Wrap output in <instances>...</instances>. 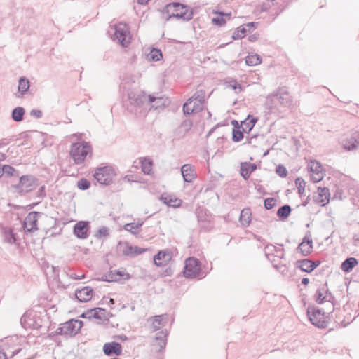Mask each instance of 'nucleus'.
<instances>
[{
  "label": "nucleus",
  "mask_w": 359,
  "mask_h": 359,
  "mask_svg": "<svg viewBox=\"0 0 359 359\" xmlns=\"http://www.w3.org/2000/svg\"><path fill=\"white\" fill-rule=\"evenodd\" d=\"M325 302H331L333 306H334L335 297L329 290L327 293H325Z\"/></svg>",
  "instance_id": "57"
},
{
  "label": "nucleus",
  "mask_w": 359,
  "mask_h": 359,
  "mask_svg": "<svg viewBox=\"0 0 359 359\" xmlns=\"http://www.w3.org/2000/svg\"><path fill=\"white\" fill-rule=\"evenodd\" d=\"M240 221L245 226L250 224L251 221V212L250 208H245L242 210L240 215Z\"/></svg>",
  "instance_id": "35"
},
{
  "label": "nucleus",
  "mask_w": 359,
  "mask_h": 359,
  "mask_svg": "<svg viewBox=\"0 0 359 359\" xmlns=\"http://www.w3.org/2000/svg\"><path fill=\"white\" fill-rule=\"evenodd\" d=\"M148 57L150 60L157 62L163 58V54L159 49L152 48Z\"/></svg>",
  "instance_id": "40"
},
{
  "label": "nucleus",
  "mask_w": 359,
  "mask_h": 359,
  "mask_svg": "<svg viewBox=\"0 0 359 359\" xmlns=\"http://www.w3.org/2000/svg\"><path fill=\"white\" fill-rule=\"evenodd\" d=\"M41 215V212L35 211L31 212L27 215L22 224V227L25 232L32 233L38 229V218Z\"/></svg>",
  "instance_id": "12"
},
{
  "label": "nucleus",
  "mask_w": 359,
  "mask_h": 359,
  "mask_svg": "<svg viewBox=\"0 0 359 359\" xmlns=\"http://www.w3.org/2000/svg\"><path fill=\"white\" fill-rule=\"evenodd\" d=\"M37 182V179L33 176L22 175L20 178L19 183L14 187L21 194L27 193L36 188Z\"/></svg>",
  "instance_id": "8"
},
{
  "label": "nucleus",
  "mask_w": 359,
  "mask_h": 359,
  "mask_svg": "<svg viewBox=\"0 0 359 359\" xmlns=\"http://www.w3.org/2000/svg\"><path fill=\"white\" fill-rule=\"evenodd\" d=\"M114 41H117L122 46L126 47L130 43V32L124 23H118L114 26Z\"/></svg>",
  "instance_id": "9"
},
{
  "label": "nucleus",
  "mask_w": 359,
  "mask_h": 359,
  "mask_svg": "<svg viewBox=\"0 0 359 359\" xmlns=\"http://www.w3.org/2000/svg\"><path fill=\"white\" fill-rule=\"evenodd\" d=\"M262 59L257 54L248 55L245 59V63L248 66H255L260 64Z\"/></svg>",
  "instance_id": "38"
},
{
  "label": "nucleus",
  "mask_w": 359,
  "mask_h": 359,
  "mask_svg": "<svg viewBox=\"0 0 359 359\" xmlns=\"http://www.w3.org/2000/svg\"><path fill=\"white\" fill-rule=\"evenodd\" d=\"M269 248H273L275 252L276 253V256L279 257H282L284 255L283 249V248H276L275 246L271 245L270 246H267L266 248L269 249Z\"/></svg>",
  "instance_id": "59"
},
{
  "label": "nucleus",
  "mask_w": 359,
  "mask_h": 359,
  "mask_svg": "<svg viewBox=\"0 0 359 359\" xmlns=\"http://www.w3.org/2000/svg\"><path fill=\"white\" fill-rule=\"evenodd\" d=\"M243 131L240 127H233L232 131V140L235 142H240L243 138Z\"/></svg>",
  "instance_id": "43"
},
{
  "label": "nucleus",
  "mask_w": 359,
  "mask_h": 359,
  "mask_svg": "<svg viewBox=\"0 0 359 359\" xmlns=\"http://www.w3.org/2000/svg\"><path fill=\"white\" fill-rule=\"evenodd\" d=\"M83 326V322L79 320L72 319L60 325L55 333L64 336H74Z\"/></svg>",
  "instance_id": "4"
},
{
  "label": "nucleus",
  "mask_w": 359,
  "mask_h": 359,
  "mask_svg": "<svg viewBox=\"0 0 359 359\" xmlns=\"http://www.w3.org/2000/svg\"><path fill=\"white\" fill-rule=\"evenodd\" d=\"M37 197L40 199L43 198L46 196L45 186H41L36 192Z\"/></svg>",
  "instance_id": "58"
},
{
  "label": "nucleus",
  "mask_w": 359,
  "mask_h": 359,
  "mask_svg": "<svg viewBox=\"0 0 359 359\" xmlns=\"http://www.w3.org/2000/svg\"><path fill=\"white\" fill-rule=\"evenodd\" d=\"M103 352L107 356L113 355L118 356L122 353V346L118 342L106 343L103 346Z\"/></svg>",
  "instance_id": "20"
},
{
  "label": "nucleus",
  "mask_w": 359,
  "mask_h": 359,
  "mask_svg": "<svg viewBox=\"0 0 359 359\" xmlns=\"http://www.w3.org/2000/svg\"><path fill=\"white\" fill-rule=\"evenodd\" d=\"M108 234H109L108 228H107L106 226H102L97 231L95 236L98 239H101L103 237H106L107 236H108Z\"/></svg>",
  "instance_id": "49"
},
{
  "label": "nucleus",
  "mask_w": 359,
  "mask_h": 359,
  "mask_svg": "<svg viewBox=\"0 0 359 359\" xmlns=\"http://www.w3.org/2000/svg\"><path fill=\"white\" fill-rule=\"evenodd\" d=\"M90 186V182L86 179H81L77 182V187L81 190H86Z\"/></svg>",
  "instance_id": "50"
},
{
  "label": "nucleus",
  "mask_w": 359,
  "mask_h": 359,
  "mask_svg": "<svg viewBox=\"0 0 359 359\" xmlns=\"http://www.w3.org/2000/svg\"><path fill=\"white\" fill-rule=\"evenodd\" d=\"M70 278L72 279H74V280H81L84 278V275H81V276H78V275H76L74 273H72L70 275Z\"/></svg>",
  "instance_id": "63"
},
{
  "label": "nucleus",
  "mask_w": 359,
  "mask_h": 359,
  "mask_svg": "<svg viewBox=\"0 0 359 359\" xmlns=\"http://www.w3.org/2000/svg\"><path fill=\"white\" fill-rule=\"evenodd\" d=\"M195 100H198L203 104L205 101V91L203 89L198 90L191 97Z\"/></svg>",
  "instance_id": "45"
},
{
  "label": "nucleus",
  "mask_w": 359,
  "mask_h": 359,
  "mask_svg": "<svg viewBox=\"0 0 359 359\" xmlns=\"http://www.w3.org/2000/svg\"><path fill=\"white\" fill-rule=\"evenodd\" d=\"M170 259L171 255L169 250H161L154 257V264L157 266L166 265Z\"/></svg>",
  "instance_id": "26"
},
{
  "label": "nucleus",
  "mask_w": 359,
  "mask_h": 359,
  "mask_svg": "<svg viewBox=\"0 0 359 359\" xmlns=\"http://www.w3.org/2000/svg\"><path fill=\"white\" fill-rule=\"evenodd\" d=\"M295 184L297 187L298 193L300 195L303 194L305 190V181L302 178L298 177L295 180Z\"/></svg>",
  "instance_id": "47"
},
{
  "label": "nucleus",
  "mask_w": 359,
  "mask_h": 359,
  "mask_svg": "<svg viewBox=\"0 0 359 359\" xmlns=\"http://www.w3.org/2000/svg\"><path fill=\"white\" fill-rule=\"evenodd\" d=\"M328 292V287L327 283L321 285L316 290L314 298L316 302L321 304L325 302V293Z\"/></svg>",
  "instance_id": "31"
},
{
  "label": "nucleus",
  "mask_w": 359,
  "mask_h": 359,
  "mask_svg": "<svg viewBox=\"0 0 359 359\" xmlns=\"http://www.w3.org/2000/svg\"><path fill=\"white\" fill-rule=\"evenodd\" d=\"M20 323L25 328L38 330L42 327V319L38 313L31 311L21 317Z\"/></svg>",
  "instance_id": "7"
},
{
  "label": "nucleus",
  "mask_w": 359,
  "mask_h": 359,
  "mask_svg": "<svg viewBox=\"0 0 359 359\" xmlns=\"http://www.w3.org/2000/svg\"><path fill=\"white\" fill-rule=\"evenodd\" d=\"M88 222L79 221L74 226V234L80 239H86L88 237Z\"/></svg>",
  "instance_id": "19"
},
{
  "label": "nucleus",
  "mask_w": 359,
  "mask_h": 359,
  "mask_svg": "<svg viewBox=\"0 0 359 359\" xmlns=\"http://www.w3.org/2000/svg\"><path fill=\"white\" fill-rule=\"evenodd\" d=\"M247 33V29H245V26L242 25L240 26L237 30L233 32L232 38L234 40L241 39L246 35Z\"/></svg>",
  "instance_id": "42"
},
{
  "label": "nucleus",
  "mask_w": 359,
  "mask_h": 359,
  "mask_svg": "<svg viewBox=\"0 0 359 359\" xmlns=\"http://www.w3.org/2000/svg\"><path fill=\"white\" fill-rule=\"evenodd\" d=\"M25 110L22 107H17L14 108L11 113V117L13 121L16 122H20L24 118Z\"/></svg>",
  "instance_id": "34"
},
{
  "label": "nucleus",
  "mask_w": 359,
  "mask_h": 359,
  "mask_svg": "<svg viewBox=\"0 0 359 359\" xmlns=\"http://www.w3.org/2000/svg\"><path fill=\"white\" fill-rule=\"evenodd\" d=\"M130 274L126 271V269L114 270L107 272L103 276V280L107 282H117L121 280H128Z\"/></svg>",
  "instance_id": "13"
},
{
  "label": "nucleus",
  "mask_w": 359,
  "mask_h": 359,
  "mask_svg": "<svg viewBox=\"0 0 359 359\" xmlns=\"http://www.w3.org/2000/svg\"><path fill=\"white\" fill-rule=\"evenodd\" d=\"M307 316L310 322L318 328L327 327L328 321L325 320V313L320 309L315 306H309L307 309Z\"/></svg>",
  "instance_id": "5"
},
{
  "label": "nucleus",
  "mask_w": 359,
  "mask_h": 359,
  "mask_svg": "<svg viewBox=\"0 0 359 359\" xmlns=\"http://www.w3.org/2000/svg\"><path fill=\"white\" fill-rule=\"evenodd\" d=\"M229 86L235 90V93H238L243 90V88L240 83L236 81H232L229 82Z\"/></svg>",
  "instance_id": "54"
},
{
  "label": "nucleus",
  "mask_w": 359,
  "mask_h": 359,
  "mask_svg": "<svg viewBox=\"0 0 359 359\" xmlns=\"http://www.w3.org/2000/svg\"><path fill=\"white\" fill-rule=\"evenodd\" d=\"M93 309H88L86 312L83 313L81 316L82 318H93Z\"/></svg>",
  "instance_id": "61"
},
{
  "label": "nucleus",
  "mask_w": 359,
  "mask_h": 359,
  "mask_svg": "<svg viewBox=\"0 0 359 359\" xmlns=\"http://www.w3.org/2000/svg\"><path fill=\"white\" fill-rule=\"evenodd\" d=\"M118 251L123 255L135 257L146 252L147 249L135 245H131L128 242H119L117 246Z\"/></svg>",
  "instance_id": "11"
},
{
  "label": "nucleus",
  "mask_w": 359,
  "mask_h": 359,
  "mask_svg": "<svg viewBox=\"0 0 359 359\" xmlns=\"http://www.w3.org/2000/svg\"><path fill=\"white\" fill-rule=\"evenodd\" d=\"M160 200L168 206L172 208L180 207L182 203L181 199L166 194H163L160 197Z\"/></svg>",
  "instance_id": "27"
},
{
  "label": "nucleus",
  "mask_w": 359,
  "mask_h": 359,
  "mask_svg": "<svg viewBox=\"0 0 359 359\" xmlns=\"http://www.w3.org/2000/svg\"><path fill=\"white\" fill-rule=\"evenodd\" d=\"M257 169V165L250 163H241L240 168L241 175L244 180H248L250 174Z\"/></svg>",
  "instance_id": "29"
},
{
  "label": "nucleus",
  "mask_w": 359,
  "mask_h": 359,
  "mask_svg": "<svg viewBox=\"0 0 359 359\" xmlns=\"http://www.w3.org/2000/svg\"><path fill=\"white\" fill-rule=\"evenodd\" d=\"M128 99L130 104V111L135 115H144L146 113L149 102L148 96L144 93H135L130 92L128 93Z\"/></svg>",
  "instance_id": "1"
},
{
  "label": "nucleus",
  "mask_w": 359,
  "mask_h": 359,
  "mask_svg": "<svg viewBox=\"0 0 359 359\" xmlns=\"http://www.w3.org/2000/svg\"><path fill=\"white\" fill-rule=\"evenodd\" d=\"M308 168L312 172L311 180L313 182H318L323 180L324 173L322 165L317 161L311 160L309 162Z\"/></svg>",
  "instance_id": "15"
},
{
  "label": "nucleus",
  "mask_w": 359,
  "mask_h": 359,
  "mask_svg": "<svg viewBox=\"0 0 359 359\" xmlns=\"http://www.w3.org/2000/svg\"><path fill=\"white\" fill-rule=\"evenodd\" d=\"M257 119L248 115L247 118L242 121L241 127L244 133H249L255 126Z\"/></svg>",
  "instance_id": "33"
},
{
  "label": "nucleus",
  "mask_w": 359,
  "mask_h": 359,
  "mask_svg": "<svg viewBox=\"0 0 359 359\" xmlns=\"http://www.w3.org/2000/svg\"><path fill=\"white\" fill-rule=\"evenodd\" d=\"M276 95L278 97L281 104L284 106H290L292 102V97L285 88H279Z\"/></svg>",
  "instance_id": "30"
},
{
  "label": "nucleus",
  "mask_w": 359,
  "mask_h": 359,
  "mask_svg": "<svg viewBox=\"0 0 359 359\" xmlns=\"http://www.w3.org/2000/svg\"><path fill=\"white\" fill-rule=\"evenodd\" d=\"M93 176L100 184L109 185L113 181L115 172L111 166L106 165L96 168Z\"/></svg>",
  "instance_id": "6"
},
{
  "label": "nucleus",
  "mask_w": 359,
  "mask_h": 359,
  "mask_svg": "<svg viewBox=\"0 0 359 359\" xmlns=\"http://www.w3.org/2000/svg\"><path fill=\"white\" fill-rule=\"evenodd\" d=\"M343 148L347 151L355 149L359 146V132L355 131L341 140Z\"/></svg>",
  "instance_id": "16"
},
{
  "label": "nucleus",
  "mask_w": 359,
  "mask_h": 359,
  "mask_svg": "<svg viewBox=\"0 0 359 359\" xmlns=\"http://www.w3.org/2000/svg\"><path fill=\"white\" fill-rule=\"evenodd\" d=\"M142 170L146 175H149L151 171V162L147 161L146 160L142 161Z\"/></svg>",
  "instance_id": "48"
},
{
  "label": "nucleus",
  "mask_w": 359,
  "mask_h": 359,
  "mask_svg": "<svg viewBox=\"0 0 359 359\" xmlns=\"http://www.w3.org/2000/svg\"><path fill=\"white\" fill-rule=\"evenodd\" d=\"M318 194H319V196L320 197H323V196H325V199H326V203H328L329 201V196H330V191H329V189L327 188V187H323V188H319L318 189Z\"/></svg>",
  "instance_id": "55"
},
{
  "label": "nucleus",
  "mask_w": 359,
  "mask_h": 359,
  "mask_svg": "<svg viewBox=\"0 0 359 359\" xmlns=\"http://www.w3.org/2000/svg\"><path fill=\"white\" fill-rule=\"evenodd\" d=\"M167 12L169 13L168 20L171 18L189 20L192 18L193 13L186 5L178 2L169 4L166 6Z\"/></svg>",
  "instance_id": "2"
},
{
  "label": "nucleus",
  "mask_w": 359,
  "mask_h": 359,
  "mask_svg": "<svg viewBox=\"0 0 359 359\" xmlns=\"http://www.w3.org/2000/svg\"><path fill=\"white\" fill-rule=\"evenodd\" d=\"M4 175L8 177H18L19 172L13 167L9 165H4Z\"/></svg>",
  "instance_id": "44"
},
{
  "label": "nucleus",
  "mask_w": 359,
  "mask_h": 359,
  "mask_svg": "<svg viewBox=\"0 0 359 359\" xmlns=\"http://www.w3.org/2000/svg\"><path fill=\"white\" fill-rule=\"evenodd\" d=\"M358 264L355 257H348L346 259L341 265V269L344 272L348 273Z\"/></svg>",
  "instance_id": "32"
},
{
  "label": "nucleus",
  "mask_w": 359,
  "mask_h": 359,
  "mask_svg": "<svg viewBox=\"0 0 359 359\" xmlns=\"http://www.w3.org/2000/svg\"><path fill=\"white\" fill-rule=\"evenodd\" d=\"M29 81L25 78L21 77L18 81V91L22 95H24L29 88Z\"/></svg>",
  "instance_id": "37"
},
{
  "label": "nucleus",
  "mask_w": 359,
  "mask_h": 359,
  "mask_svg": "<svg viewBox=\"0 0 359 359\" xmlns=\"http://www.w3.org/2000/svg\"><path fill=\"white\" fill-rule=\"evenodd\" d=\"M255 22H249L247 24H244L243 26L245 27V29H247L248 32H251L252 29L255 28Z\"/></svg>",
  "instance_id": "62"
},
{
  "label": "nucleus",
  "mask_w": 359,
  "mask_h": 359,
  "mask_svg": "<svg viewBox=\"0 0 359 359\" xmlns=\"http://www.w3.org/2000/svg\"><path fill=\"white\" fill-rule=\"evenodd\" d=\"M320 264V261H312L309 259L298 260L296 263L297 266L302 271L311 273Z\"/></svg>",
  "instance_id": "21"
},
{
  "label": "nucleus",
  "mask_w": 359,
  "mask_h": 359,
  "mask_svg": "<svg viewBox=\"0 0 359 359\" xmlns=\"http://www.w3.org/2000/svg\"><path fill=\"white\" fill-rule=\"evenodd\" d=\"M312 249L313 241L309 232V234L306 235L303 241L298 245L297 250L301 252L302 255L307 256L311 252Z\"/></svg>",
  "instance_id": "24"
},
{
  "label": "nucleus",
  "mask_w": 359,
  "mask_h": 359,
  "mask_svg": "<svg viewBox=\"0 0 359 359\" xmlns=\"http://www.w3.org/2000/svg\"><path fill=\"white\" fill-rule=\"evenodd\" d=\"M168 335V332L166 329L162 330L156 334L152 342V346L157 351H161L165 347Z\"/></svg>",
  "instance_id": "18"
},
{
  "label": "nucleus",
  "mask_w": 359,
  "mask_h": 359,
  "mask_svg": "<svg viewBox=\"0 0 359 359\" xmlns=\"http://www.w3.org/2000/svg\"><path fill=\"white\" fill-rule=\"evenodd\" d=\"M168 320L167 314L157 315L148 318L147 321L151 323L152 332L158 330L161 327H164Z\"/></svg>",
  "instance_id": "17"
},
{
  "label": "nucleus",
  "mask_w": 359,
  "mask_h": 359,
  "mask_svg": "<svg viewBox=\"0 0 359 359\" xmlns=\"http://www.w3.org/2000/svg\"><path fill=\"white\" fill-rule=\"evenodd\" d=\"M276 172L281 177H285L287 175V170L282 165L276 167Z\"/></svg>",
  "instance_id": "56"
},
{
  "label": "nucleus",
  "mask_w": 359,
  "mask_h": 359,
  "mask_svg": "<svg viewBox=\"0 0 359 359\" xmlns=\"http://www.w3.org/2000/svg\"><path fill=\"white\" fill-rule=\"evenodd\" d=\"M105 309L102 308H94L93 311V318L102 320L104 318Z\"/></svg>",
  "instance_id": "46"
},
{
  "label": "nucleus",
  "mask_w": 359,
  "mask_h": 359,
  "mask_svg": "<svg viewBox=\"0 0 359 359\" xmlns=\"http://www.w3.org/2000/svg\"><path fill=\"white\" fill-rule=\"evenodd\" d=\"M2 235L4 237V241L9 244H17V236L14 232V230L11 227H3Z\"/></svg>",
  "instance_id": "28"
},
{
  "label": "nucleus",
  "mask_w": 359,
  "mask_h": 359,
  "mask_svg": "<svg viewBox=\"0 0 359 359\" xmlns=\"http://www.w3.org/2000/svg\"><path fill=\"white\" fill-rule=\"evenodd\" d=\"M148 102L151 104V108L158 109L168 106L170 103V100L163 97H155L153 95H148Z\"/></svg>",
  "instance_id": "23"
},
{
  "label": "nucleus",
  "mask_w": 359,
  "mask_h": 359,
  "mask_svg": "<svg viewBox=\"0 0 359 359\" xmlns=\"http://www.w3.org/2000/svg\"><path fill=\"white\" fill-rule=\"evenodd\" d=\"M0 359H8L6 354L0 350Z\"/></svg>",
  "instance_id": "64"
},
{
  "label": "nucleus",
  "mask_w": 359,
  "mask_h": 359,
  "mask_svg": "<svg viewBox=\"0 0 359 359\" xmlns=\"http://www.w3.org/2000/svg\"><path fill=\"white\" fill-rule=\"evenodd\" d=\"M204 104L198 100L190 97L183 104V112L185 115H190L192 113H196L203 109Z\"/></svg>",
  "instance_id": "14"
},
{
  "label": "nucleus",
  "mask_w": 359,
  "mask_h": 359,
  "mask_svg": "<svg viewBox=\"0 0 359 359\" xmlns=\"http://www.w3.org/2000/svg\"><path fill=\"white\" fill-rule=\"evenodd\" d=\"M291 210V207L289 205H284L278 208L277 216L280 220H285L290 215Z\"/></svg>",
  "instance_id": "36"
},
{
  "label": "nucleus",
  "mask_w": 359,
  "mask_h": 359,
  "mask_svg": "<svg viewBox=\"0 0 359 359\" xmlns=\"http://www.w3.org/2000/svg\"><path fill=\"white\" fill-rule=\"evenodd\" d=\"M229 14L220 13L219 15L213 18L212 22L217 26H222L226 23V18H229Z\"/></svg>",
  "instance_id": "41"
},
{
  "label": "nucleus",
  "mask_w": 359,
  "mask_h": 359,
  "mask_svg": "<svg viewBox=\"0 0 359 359\" xmlns=\"http://www.w3.org/2000/svg\"><path fill=\"white\" fill-rule=\"evenodd\" d=\"M92 151L88 142H79L73 143L71 146L70 156L76 164H81L84 162L88 154Z\"/></svg>",
  "instance_id": "3"
},
{
  "label": "nucleus",
  "mask_w": 359,
  "mask_h": 359,
  "mask_svg": "<svg viewBox=\"0 0 359 359\" xmlns=\"http://www.w3.org/2000/svg\"><path fill=\"white\" fill-rule=\"evenodd\" d=\"M181 173L186 182H192L196 176V172L191 164H184L181 168Z\"/></svg>",
  "instance_id": "25"
},
{
  "label": "nucleus",
  "mask_w": 359,
  "mask_h": 359,
  "mask_svg": "<svg viewBox=\"0 0 359 359\" xmlns=\"http://www.w3.org/2000/svg\"><path fill=\"white\" fill-rule=\"evenodd\" d=\"M192 127V121L189 119L184 120L180 125V128L183 132H188Z\"/></svg>",
  "instance_id": "51"
},
{
  "label": "nucleus",
  "mask_w": 359,
  "mask_h": 359,
  "mask_svg": "<svg viewBox=\"0 0 359 359\" xmlns=\"http://www.w3.org/2000/svg\"><path fill=\"white\" fill-rule=\"evenodd\" d=\"M201 271V262L194 257H189L185 261L184 276L188 278L198 276Z\"/></svg>",
  "instance_id": "10"
},
{
  "label": "nucleus",
  "mask_w": 359,
  "mask_h": 359,
  "mask_svg": "<svg viewBox=\"0 0 359 359\" xmlns=\"http://www.w3.org/2000/svg\"><path fill=\"white\" fill-rule=\"evenodd\" d=\"M275 2V0H266V1L263 2V4L261 5V11H269L273 6H274Z\"/></svg>",
  "instance_id": "53"
},
{
  "label": "nucleus",
  "mask_w": 359,
  "mask_h": 359,
  "mask_svg": "<svg viewBox=\"0 0 359 359\" xmlns=\"http://www.w3.org/2000/svg\"><path fill=\"white\" fill-rule=\"evenodd\" d=\"M42 111L39 109H32L30 111V116L35 117L36 118H40L42 117Z\"/></svg>",
  "instance_id": "60"
},
{
  "label": "nucleus",
  "mask_w": 359,
  "mask_h": 359,
  "mask_svg": "<svg viewBox=\"0 0 359 359\" xmlns=\"http://www.w3.org/2000/svg\"><path fill=\"white\" fill-rule=\"evenodd\" d=\"M142 223L131 222L128 223L124 226V229L132 233L133 234H137L139 233V229L142 225Z\"/></svg>",
  "instance_id": "39"
},
{
  "label": "nucleus",
  "mask_w": 359,
  "mask_h": 359,
  "mask_svg": "<svg viewBox=\"0 0 359 359\" xmlns=\"http://www.w3.org/2000/svg\"><path fill=\"white\" fill-rule=\"evenodd\" d=\"M276 200L274 198H267L264 200V208L271 210L276 205Z\"/></svg>",
  "instance_id": "52"
},
{
  "label": "nucleus",
  "mask_w": 359,
  "mask_h": 359,
  "mask_svg": "<svg viewBox=\"0 0 359 359\" xmlns=\"http://www.w3.org/2000/svg\"><path fill=\"white\" fill-rule=\"evenodd\" d=\"M93 290L89 286H86L81 289H76L75 297L81 302H87L93 297Z\"/></svg>",
  "instance_id": "22"
}]
</instances>
